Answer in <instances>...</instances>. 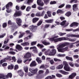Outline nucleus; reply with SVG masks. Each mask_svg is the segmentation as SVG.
<instances>
[{
  "label": "nucleus",
  "mask_w": 79,
  "mask_h": 79,
  "mask_svg": "<svg viewBox=\"0 0 79 79\" xmlns=\"http://www.w3.org/2000/svg\"><path fill=\"white\" fill-rule=\"evenodd\" d=\"M58 37V36L56 35H55L53 36V37L52 38H51L49 39V40L50 41H51L52 42L54 41V42H60L63 40H69V41H70L71 42H74V41H76V39H72L65 37H62L55 39V38H57Z\"/></svg>",
  "instance_id": "1"
},
{
  "label": "nucleus",
  "mask_w": 79,
  "mask_h": 79,
  "mask_svg": "<svg viewBox=\"0 0 79 79\" xmlns=\"http://www.w3.org/2000/svg\"><path fill=\"white\" fill-rule=\"evenodd\" d=\"M50 49H48L45 52V54L46 55H49V56H54V55L56 54V49H52L51 50L50 53H48V52H50Z\"/></svg>",
  "instance_id": "2"
},
{
  "label": "nucleus",
  "mask_w": 79,
  "mask_h": 79,
  "mask_svg": "<svg viewBox=\"0 0 79 79\" xmlns=\"http://www.w3.org/2000/svg\"><path fill=\"white\" fill-rule=\"evenodd\" d=\"M29 71L31 72V73H29L28 74V76L31 77L32 76H34V74L37 72L38 69L37 68L34 69L31 68H30L29 69Z\"/></svg>",
  "instance_id": "3"
},
{
  "label": "nucleus",
  "mask_w": 79,
  "mask_h": 79,
  "mask_svg": "<svg viewBox=\"0 0 79 79\" xmlns=\"http://www.w3.org/2000/svg\"><path fill=\"white\" fill-rule=\"evenodd\" d=\"M12 77V74L10 73L7 74L6 75H4L3 74H0V79H6L7 78H11Z\"/></svg>",
  "instance_id": "4"
},
{
  "label": "nucleus",
  "mask_w": 79,
  "mask_h": 79,
  "mask_svg": "<svg viewBox=\"0 0 79 79\" xmlns=\"http://www.w3.org/2000/svg\"><path fill=\"white\" fill-rule=\"evenodd\" d=\"M63 46L61 44H59L57 46V49L58 50V52H61V53H64L65 52V50L63 47L64 46Z\"/></svg>",
  "instance_id": "5"
},
{
  "label": "nucleus",
  "mask_w": 79,
  "mask_h": 79,
  "mask_svg": "<svg viewBox=\"0 0 79 79\" xmlns=\"http://www.w3.org/2000/svg\"><path fill=\"white\" fill-rule=\"evenodd\" d=\"M37 27V26L32 25L30 27L29 29L31 31H32L33 32H34L36 31Z\"/></svg>",
  "instance_id": "6"
},
{
  "label": "nucleus",
  "mask_w": 79,
  "mask_h": 79,
  "mask_svg": "<svg viewBox=\"0 0 79 79\" xmlns=\"http://www.w3.org/2000/svg\"><path fill=\"white\" fill-rule=\"evenodd\" d=\"M31 53H30V52H28L24 55L23 58H24V59H26V58H29V57H31Z\"/></svg>",
  "instance_id": "7"
},
{
  "label": "nucleus",
  "mask_w": 79,
  "mask_h": 79,
  "mask_svg": "<svg viewBox=\"0 0 79 79\" xmlns=\"http://www.w3.org/2000/svg\"><path fill=\"white\" fill-rule=\"evenodd\" d=\"M16 22L17 24L20 26L21 24V23H22V20L21 19L18 18L16 19Z\"/></svg>",
  "instance_id": "8"
},
{
  "label": "nucleus",
  "mask_w": 79,
  "mask_h": 79,
  "mask_svg": "<svg viewBox=\"0 0 79 79\" xmlns=\"http://www.w3.org/2000/svg\"><path fill=\"white\" fill-rule=\"evenodd\" d=\"M64 70L65 71H71V68L70 67L69 65L64 66Z\"/></svg>",
  "instance_id": "9"
},
{
  "label": "nucleus",
  "mask_w": 79,
  "mask_h": 79,
  "mask_svg": "<svg viewBox=\"0 0 79 79\" xmlns=\"http://www.w3.org/2000/svg\"><path fill=\"white\" fill-rule=\"evenodd\" d=\"M21 12L20 11H16L14 15V17H16V16H21Z\"/></svg>",
  "instance_id": "10"
},
{
  "label": "nucleus",
  "mask_w": 79,
  "mask_h": 79,
  "mask_svg": "<svg viewBox=\"0 0 79 79\" xmlns=\"http://www.w3.org/2000/svg\"><path fill=\"white\" fill-rule=\"evenodd\" d=\"M42 0H37V3L38 5H40V6H44V2H42Z\"/></svg>",
  "instance_id": "11"
},
{
  "label": "nucleus",
  "mask_w": 79,
  "mask_h": 79,
  "mask_svg": "<svg viewBox=\"0 0 79 79\" xmlns=\"http://www.w3.org/2000/svg\"><path fill=\"white\" fill-rule=\"evenodd\" d=\"M76 76V73H73L69 76V78L70 79H73Z\"/></svg>",
  "instance_id": "12"
},
{
  "label": "nucleus",
  "mask_w": 79,
  "mask_h": 79,
  "mask_svg": "<svg viewBox=\"0 0 79 79\" xmlns=\"http://www.w3.org/2000/svg\"><path fill=\"white\" fill-rule=\"evenodd\" d=\"M79 25V23L76 22H73L70 25V27H74V26H78Z\"/></svg>",
  "instance_id": "13"
},
{
  "label": "nucleus",
  "mask_w": 79,
  "mask_h": 79,
  "mask_svg": "<svg viewBox=\"0 0 79 79\" xmlns=\"http://www.w3.org/2000/svg\"><path fill=\"white\" fill-rule=\"evenodd\" d=\"M26 32L27 33V34H30V35H28V37H29L30 38H31L33 35V34H32V33L30 31H26Z\"/></svg>",
  "instance_id": "14"
},
{
  "label": "nucleus",
  "mask_w": 79,
  "mask_h": 79,
  "mask_svg": "<svg viewBox=\"0 0 79 79\" xmlns=\"http://www.w3.org/2000/svg\"><path fill=\"white\" fill-rule=\"evenodd\" d=\"M16 49H17L18 50H19V51H21V50H22L23 48H22V47H21V46L19 44H18L16 45Z\"/></svg>",
  "instance_id": "15"
},
{
  "label": "nucleus",
  "mask_w": 79,
  "mask_h": 79,
  "mask_svg": "<svg viewBox=\"0 0 79 79\" xmlns=\"http://www.w3.org/2000/svg\"><path fill=\"white\" fill-rule=\"evenodd\" d=\"M18 73L21 77H23L24 76V72L21 70L18 71Z\"/></svg>",
  "instance_id": "16"
},
{
  "label": "nucleus",
  "mask_w": 79,
  "mask_h": 79,
  "mask_svg": "<svg viewBox=\"0 0 79 79\" xmlns=\"http://www.w3.org/2000/svg\"><path fill=\"white\" fill-rule=\"evenodd\" d=\"M36 64H36V62H35V61H33L31 62L30 66V67H32L33 66H35Z\"/></svg>",
  "instance_id": "17"
},
{
  "label": "nucleus",
  "mask_w": 79,
  "mask_h": 79,
  "mask_svg": "<svg viewBox=\"0 0 79 79\" xmlns=\"http://www.w3.org/2000/svg\"><path fill=\"white\" fill-rule=\"evenodd\" d=\"M73 11H76L77 10V5L75 4L73 5Z\"/></svg>",
  "instance_id": "18"
},
{
  "label": "nucleus",
  "mask_w": 79,
  "mask_h": 79,
  "mask_svg": "<svg viewBox=\"0 0 79 79\" xmlns=\"http://www.w3.org/2000/svg\"><path fill=\"white\" fill-rule=\"evenodd\" d=\"M59 72L60 73H62V74H64V75H67V74H69V73L61 70H59Z\"/></svg>",
  "instance_id": "19"
},
{
  "label": "nucleus",
  "mask_w": 79,
  "mask_h": 79,
  "mask_svg": "<svg viewBox=\"0 0 79 79\" xmlns=\"http://www.w3.org/2000/svg\"><path fill=\"white\" fill-rule=\"evenodd\" d=\"M53 21V19H50L46 20H45V22L47 23H52Z\"/></svg>",
  "instance_id": "20"
},
{
  "label": "nucleus",
  "mask_w": 79,
  "mask_h": 79,
  "mask_svg": "<svg viewBox=\"0 0 79 79\" xmlns=\"http://www.w3.org/2000/svg\"><path fill=\"white\" fill-rule=\"evenodd\" d=\"M64 12L63 10L60 9H59L57 11V14H63Z\"/></svg>",
  "instance_id": "21"
},
{
  "label": "nucleus",
  "mask_w": 79,
  "mask_h": 79,
  "mask_svg": "<svg viewBox=\"0 0 79 79\" xmlns=\"http://www.w3.org/2000/svg\"><path fill=\"white\" fill-rule=\"evenodd\" d=\"M39 19L37 18H35L32 19V23H35Z\"/></svg>",
  "instance_id": "22"
},
{
  "label": "nucleus",
  "mask_w": 79,
  "mask_h": 79,
  "mask_svg": "<svg viewBox=\"0 0 79 79\" xmlns=\"http://www.w3.org/2000/svg\"><path fill=\"white\" fill-rule=\"evenodd\" d=\"M6 45H3L2 47V48H4V50H7L8 49H9L10 48V47Z\"/></svg>",
  "instance_id": "23"
},
{
  "label": "nucleus",
  "mask_w": 79,
  "mask_h": 79,
  "mask_svg": "<svg viewBox=\"0 0 79 79\" xmlns=\"http://www.w3.org/2000/svg\"><path fill=\"white\" fill-rule=\"evenodd\" d=\"M63 66L64 65L63 64L59 65L56 67V69H62L63 67Z\"/></svg>",
  "instance_id": "24"
},
{
  "label": "nucleus",
  "mask_w": 79,
  "mask_h": 79,
  "mask_svg": "<svg viewBox=\"0 0 79 79\" xmlns=\"http://www.w3.org/2000/svg\"><path fill=\"white\" fill-rule=\"evenodd\" d=\"M6 8L7 10H6V11L7 13H11V10L9 8V7H8V6H6Z\"/></svg>",
  "instance_id": "25"
},
{
  "label": "nucleus",
  "mask_w": 79,
  "mask_h": 79,
  "mask_svg": "<svg viewBox=\"0 0 79 79\" xmlns=\"http://www.w3.org/2000/svg\"><path fill=\"white\" fill-rule=\"evenodd\" d=\"M14 68V65L13 64H11L10 65L8 66V69H13Z\"/></svg>",
  "instance_id": "26"
},
{
  "label": "nucleus",
  "mask_w": 79,
  "mask_h": 79,
  "mask_svg": "<svg viewBox=\"0 0 79 79\" xmlns=\"http://www.w3.org/2000/svg\"><path fill=\"white\" fill-rule=\"evenodd\" d=\"M57 56L58 57H64V56H66V54H58L57 55Z\"/></svg>",
  "instance_id": "27"
},
{
  "label": "nucleus",
  "mask_w": 79,
  "mask_h": 79,
  "mask_svg": "<svg viewBox=\"0 0 79 79\" xmlns=\"http://www.w3.org/2000/svg\"><path fill=\"white\" fill-rule=\"evenodd\" d=\"M62 45V47H65V46H66L67 45H69V43H63L62 44H61Z\"/></svg>",
  "instance_id": "28"
},
{
  "label": "nucleus",
  "mask_w": 79,
  "mask_h": 79,
  "mask_svg": "<svg viewBox=\"0 0 79 79\" xmlns=\"http://www.w3.org/2000/svg\"><path fill=\"white\" fill-rule=\"evenodd\" d=\"M66 58L67 60H70L72 61H73V58H72V57H70L69 56H67L66 57Z\"/></svg>",
  "instance_id": "29"
},
{
  "label": "nucleus",
  "mask_w": 79,
  "mask_h": 79,
  "mask_svg": "<svg viewBox=\"0 0 79 79\" xmlns=\"http://www.w3.org/2000/svg\"><path fill=\"white\" fill-rule=\"evenodd\" d=\"M24 69L26 73L28 72V67L26 66L24 67Z\"/></svg>",
  "instance_id": "30"
},
{
  "label": "nucleus",
  "mask_w": 79,
  "mask_h": 79,
  "mask_svg": "<svg viewBox=\"0 0 79 79\" xmlns=\"http://www.w3.org/2000/svg\"><path fill=\"white\" fill-rule=\"evenodd\" d=\"M71 15V13L70 12H68L65 14V16H66L68 17H69V16H70Z\"/></svg>",
  "instance_id": "31"
},
{
  "label": "nucleus",
  "mask_w": 79,
  "mask_h": 79,
  "mask_svg": "<svg viewBox=\"0 0 79 79\" xmlns=\"http://www.w3.org/2000/svg\"><path fill=\"white\" fill-rule=\"evenodd\" d=\"M42 43L44 44V45H50V43L49 42H47L45 41L43 42Z\"/></svg>",
  "instance_id": "32"
},
{
  "label": "nucleus",
  "mask_w": 79,
  "mask_h": 79,
  "mask_svg": "<svg viewBox=\"0 0 79 79\" xmlns=\"http://www.w3.org/2000/svg\"><path fill=\"white\" fill-rule=\"evenodd\" d=\"M71 37H79V35H74L73 34H71Z\"/></svg>",
  "instance_id": "33"
},
{
  "label": "nucleus",
  "mask_w": 79,
  "mask_h": 79,
  "mask_svg": "<svg viewBox=\"0 0 79 79\" xmlns=\"http://www.w3.org/2000/svg\"><path fill=\"white\" fill-rule=\"evenodd\" d=\"M8 24H9V25H11V26H14V24L11 23V21L10 20H9L8 22Z\"/></svg>",
  "instance_id": "34"
},
{
  "label": "nucleus",
  "mask_w": 79,
  "mask_h": 79,
  "mask_svg": "<svg viewBox=\"0 0 79 79\" xmlns=\"http://www.w3.org/2000/svg\"><path fill=\"white\" fill-rule=\"evenodd\" d=\"M30 50H32L33 49V51H34V50H37V48H36L35 46H33L30 47Z\"/></svg>",
  "instance_id": "35"
},
{
  "label": "nucleus",
  "mask_w": 79,
  "mask_h": 79,
  "mask_svg": "<svg viewBox=\"0 0 79 79\" xmlns=\"http://www.w3.org/2000/svg\"><path fill=\"white\" fill-rule=\"evenodd\" d=\"M66 20H64L60 23V25H61V26H64V25H65V24H66Z\"/></svg>",
  "instance_id": "36"
},
{
  "label": "nucleus",
  "mask_w": 79,
  "mask_h": 79,
  "mask_svg": "<svg viewBox=\"0 0 79 79\" xmlns=\"http://www.w3.org/2000/svg\"><path fill=\"white\" fill-rule=\"evenodd\" d=\"M8 6V7L9 8V6H12L13 5V3L12 2H9L8 4H7L6 5V6Z\"/></svg>",
  "instance_id": "37"
},
{
  "label": "nucleus",
  "mask_w": 79,
  "mask_h": 79,
  "mask_svg": "<svg viewBox=\"0 0 79 79\" xmlns=\"http://www.w3.org/2000/svg\"><path fill=\"white\" fill-rule=\"evenodd\" d=\"M34 0H28L27 2V3L28 4V5H29L30 3H32Z\"/></svg>",
  "instance_id": "38"
},
{
  "label": "nucleus",
  "mask_w": 79,
  "mask_h": 79,
  "mask_svg": "<svg viewBox=\"0 0 79 79\" xmlns=\"http://www.w3.org/2000/svg\"><path fill=\"white\" fill-rule=\"evenodd\" d=\"M66 34V33H61V32H59L58 33V35H60V36H63V35H65Z\"/></svg>",
  "instance_id": "39"
},
{
  "label": "nucleus",
  "mask_w": 79,
  "mask_h": 79,
  "mask_svg": "<svg viewBox=\"0 0 79 79\" xmlns=\"http://www.w3.org/2000/svg\"><path fill=\"white\" fill-rule=\"evenodd\" d=\"M31 9V6H28L26 9V11H29Z\"/></svg>",
  "instance_id": "40"
},
{
  "label": "nucleus",
  "mask_w": 79,
  "mask_h": 79,
  "mask_svg": "<svg viewBox=\"0 0 79 79\" xmlns=\"http://www.w3.org/2000/svg\"><path fill=\"white\" fill-rule=\"evenodd\" d=\"M37 43V41H33L31 43V45L32 46H34V45H35L36 43Z\"/></svg>",
  "instance_id": "41"
},
{
  "label": "nucleus",
  "mask_w": 79,
  "mask_h": 79,
  "mask_svg": "<svg viewBox=\"0 0 79 79\" xmlns=\"http://www.w3.org/2000/svg\"><path fill=\"white\" fill-rule=\"evenodd\" d=\"M69 64L71 66V67H74V63H73V62H69Z\"/></svg>",
  "instance_id": "42"
},
{
  "label": "nucleus",
  "mask_w": 79,
  "mask_h": 79,
  "mask_svg": "<svg viewBox=\"0 0 79 79\" xmlns=\"http://www.w3.org/2000/svg\"><path fill=\"white\" fill-rule=\"evenodd\" d=\"M37 46L38 47H40V48H44V45H42V44H38L37 45Z\"/></svg>",
  "instance_id": "43"
},
{
  "label": "nucleus",
  "mask_w": 79,
  "mask_h": 79,
  "mask_svg": "<svg viewBox=\"0 0 79 79\" xmlns=\"http://www.w3.org/2000/svg\"><path fill=\"white\" fill-rule=\"evenodd\" d=\"M63 64H64V66H67V65H68V62H67L65 61H63Z\"/></svg>",
  "instance_id": "44"
},
{
  "label": "nucleus",
  "mask_w": 79,
  "mask_h": 79,
  "mask_svg": "<svg viewBox=\"0 0 79 79\" xmlns=\"http://www.w3.org/2000/svg\"><path fill=\"white\" fill-rule=\"evenodd\" d=\"M42 23V21H40L37 24V26H40L41 24Z\"/></svg>",
  "instance_id": "45"
},
{
  "label": "nucleus",
  "mask_w": 79,
  "mask_h": 79,
  "mask_svg": "<svg viewBox=\"0 0 79 79\" xmlns=\"http://www.w3.org/2000/svg\"><path fill=\"white\" fill-rule=\"evenodd\" d=\"M54 60L55 61H61V60L60 59H58L56 58H54Z\"/></svg>",
  "instance_id": "46"
},
{
  "label": "nucleus",
  "mask_w": 79,
  "mask_h": 79,
  "mask_svg": "<svg viewBox=\"0 0 79 79\" xmlns=\"http://www.w3.org/2000/svg\"><path fill=\"white\" fill-rule=\"evenodd\" d=\"M56 2L55 1H51L50 2V4H51V5H53L54 4H56Z\"/></svg>",
  "instance_id": "47"
},
{
  "label": "nucleus",
  "mask_w": 79,
  "mask_h": 79,
  "mask_svg": "<svg viewBox=\"0 0 79 79\" xmlns=\"http://www.w3.org/2000/svg\"><path fill=\"white\" fill-rule=\"evenodd\" d=\"M26 6L23 5L21 7V9L22 10H24L26 8Z\"/></svg>",
  "instance_id": "48"
},
{
  "label": "nucleus",
  "mask_w": 79,
  "mask_h": 79,
  "mask_svg": "<svg viewBox=\"0 0 79 79\" xmlns=\"http://www.w3.org/2000/svg\"><path fill=\"white\" fill-rule=\"evenodd\" d=\"M49 73V71L48 69H47L46 71V72L44 73L45 75L46 76L47 74H48Z\"/></svg>",
  "instance_id": "49"
},
{
  "label": "nucleus",
  "mask_w": 79,
  "mask_h": 79,
  "mask_svg": "<svg viewBox=\"0 0 79 79\" xmlns=\"http://www.w3.org/2000/svg\"><path fill=\"white\" fill-rule=\"evenodd\" d=\"M50 68L52 70H54V69H55V66H51Z\"/></svg>",
  "instance_id": "50"
},
{
  "label": "nucleus",
  "mask_w": 79,
  "mask_h": 79,
  "mask_svg": "<svg viewBox=\"0 0 79 79\" xmlns=\"http://www.w3.org/2000/svg\"><path fill=\"white\" fill-rule=\"evenodd\" d=\"M7 25V24H6V23H4L2 24V27L4 28H5V27H6Z\"/></svg>",
  "instance_id": "51"
},
{
  "label": "nucleus",
  "mask_w": 79,
  "mask_h": 79,
  "mask_svg": "<svg viewBox=\"0 0 79 79\" xmlns=\"http://www.w3.org/2000/svg\"><path fill=\"white\" fill-rule=\"evenodd\" d=\"M56 76L57 77H61L63 76L61 75L58 73L56 74Z\"/></svg>",
  "instance_id": "52"
},
{
  "label": "nucleus",
  "mask_w": 79,
  "mask_h": 79,
  "mask_svg": "<svg viewBox=\"0 0 79 79\" xmlns=\"http://www.w3.org/2000/svg\"><path fill=\"white\" fill-rule=\"evenodd\" d=\"M17 62L19 64L21 63H22V60L20 59H18Z\"/></svg>",
  "instance_id": "53"
},
{
  "label": "nucleus",
  "mask_w": 79,
  "mask_h": 79,
  "mask_svg": "<svg viewBox=\"0 0 79 79\" xmlns=\"http://www.w3.org/2000/svg\"><path fill=\"white\" fill-rule=\"evenodd\" d=\"M18 68H19V67L18 66V65H15L14 67L15 70H16V69H18Z\"/></svg>",
  "instance_id": "54"
},
{
  "label": "nucleus",
  "mask_w": 79,
  "mask_h": 79,
  "mask_svg": "<svg viewBox=\"0 0 79 79\" xmlns=\"http://www.w3.org/2000/svg\"><path fill=\"white\" fill-rule=\"evenodd\" d=\"M73 56L74 58H76L77 59V58H79V56L77 55H74Z\"/></svg>",
  "instance_id": "55"
},
{
  "label": "nucleus",
  "mask_w": 79,
  "mask_h": 79,
  "mask_svg": "<svg viewBox=\"0 0 79 79\" xmlns=\"http://www.w3.org/2000/svg\"><path fill=\"white\" fill-rule=\"evenodd\" d=\"M73 2H74V3H76L77 2V0H72L70 2V3H73Z\"/></svg>",
  "instance_id": "56"
},
{
  "label": "nucleus",
  "mask_w": 79,
  "mask_h": 79,
  "mask_svg": "<svg viewBox=\"0 0 79 79\" xmlns=\"http://www.w3.org/2000/svg\"><path fill=\"white\" fill-rule=\"evenodd\" d=\"M71 5H69V4L66 5V8H70L71 7Z\"/></svg>",
  "instance_id": "57"
},
{
  "label": "nucleus",
  "mask_w": 79,
  "mask_h": 79,
  "mask_svg": "<svg viewBox=\"0 0 79 79\" xmlns=\"http://www.w3.org/2000/svg\"><path fill=\"white\" fill-rule=\"evenodd\" d=\"M10 54H12V55H15V52L13 51H11L9 52Z\"/></svg>",
  "instance_id": "58"
},
{
  "label": "nucleus",
  "mask_w": 79,
  "mask_h": 79,
  "mask_svg": "<svg viewBox=\"0 0 79 79\" xmlns=\"http://www.w3.org/2000/svg\"><path fill=\"white\" fill-rule=\"evenodd\" d=\"M2 66L5 67V66H7V63H4L2 65Z\"/></svg>",
  "instance_id": "59"
},
{
  "label": "nucleus",
  "mask_w": 79,
  "mask_h": 79,
  "mask_svg": "<svg viewBox=\"0 0 79 79\" xmlns=\"http://www.w3.org/2000/svg\"><path fill=\"white\" fill-rule=\"evenodd\" d=\"M6 61L5 60H2L0 61V64H2L3 63H4V62H5Z\"/></svg>",
  "instance_id": "60"
},
{
  "label": "nucleus",
  "mask_w": 79,
  "mask_h": 79,
  "mask_svg": "<svg viewBox=\"0 0 79 79\" xmlns=\"http://www.w3.org/2000/svg\"><path fill=\"white\" fill-rule=\"evenodd\" d=\"M6 61L5 60H2L0 61V64H2L3 63H4V62H5Z\"/></svg>",
  "instance_id": "61"
},
{
  "label": "nucleus",
  "mask_w": 79,
  "mask_h": 79,
  "mask_svg": "<svg viewBox=\"0 0 79 79\" xmlns=\"http://www.w3.org/2000/svg\"><path fill=\"white\" fill-rule=\"evenodd\" d=\"M64 6V4H62L61 5H60V6H59V8H63V7Z\"/></svg>",
  "instance_id": "62"
},
{
  "label": "nucleus",
  "mask_w": 79,
  "mask_h": 79,
  "mask_svg": "<svg viewBox=\"0 0 79 79\" xmlns=\"http://www.w3.org/2000/svg\"><path fill=\"white\" fill-rule=\"evenodd\" d=\"M12 59L14 61V62H15L16 61V58L15 56H13L12 57Z\"/></svg>",
  "instance_id": "63"
},
{
  "label": "nucleus",
  "mask_w": 79,
  "mask_h": 79,
  "mask_svg": "<svg viewBox=\"0 0 79 79\" xmlns=\"http://www.w3.org/2000/svg\"><path fill=\"white\" fill-rule=\"evenodd\" d=\"M6 35V34L5 33H4L3 34H2V35H0V38H3L4 37V36Z\"/></svg>",
  "instance_id": "64"
}]
</instances>
